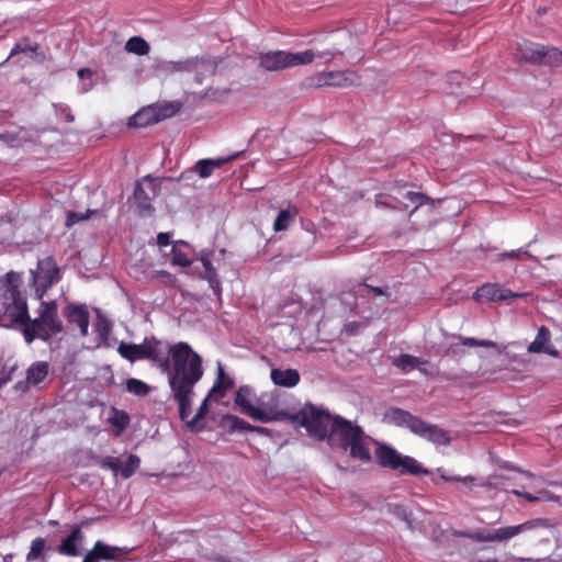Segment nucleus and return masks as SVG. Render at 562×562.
<instances>
[{
    "instance_id": "nucleus-53",
    "label": "nucleus",
    "mask_w": 562,
    "mask_h": 562,
    "mask_svg": "<svg viewBox=\"0 0 562 562\" xmlns=\"http://www.w3.org/2000/svg\"><path fill=\"white\" fill-rule=\"evenodd\" d=\"M362 286L367 288L368 290H370L374 295L376 296H381V295H385L386 297L390 296L389 293H386L382 288L380 286H372V285H369L367 283H362L361 284Z\"/></svg>"
},
{
    "instance_id": "nucleus-29",
    "label": "nucleus",
    "mask_w": 562,
    "mask_h": 562,
    "mask_svg": "<svg viewBox=\"0 0 562 562\" xmlns=\"http://www.w3.org/2000/svg\"><path fill=\"white\" fill-rule=\"evenodd\" d=\"M404 188H405V184L396 186L393 189H391V191L395 192L396 195H402L404 200H407L415 204V209L412 211V213L415 212L419 206L424 205L425 203H427L430 200L426 194L420 193V192L406 191L405 193H402L401 191ZM394 198L397 199V196H394Z\"/></svg>"
},
{
    "instance_id": "nucleus-25",
    "label": "nucleus",
    "mask_w": 562,
    "mask_h": 562,
    "mask_svg": "<svg viewBox=\"0 0 562 562\" xmlns=\"http://www.w3.org/2000/svg\"><path fill=\"white\" fill-rule=\"evenodd\" d=\"M428 363V360L420 359L408 353H402L392 360V364L404 373H407L413 369L423 371V366H427Z\"/></svg>"
},
{
    "instance_id": "nucleus-3",
    "label": "nucleus",
    "mask_w": 562,
    "mask_h": 562,
    "mask_svg": "<svg viewBox=\"0 0 562 562\" xmlns=\"http://www.w3.org/2000/svg\"><path fill=\"white\" fill-rule=\"evenodd\" d=\"M330 438H336L337 445L348 451L351 459L364 464L372 462L370 445L374 439L367 435L361 426L336 415L331 424Z\"/></svg>"
},
{
    "instance_id": "nucleus-24",
    "label": "nucleus",
    "mask_w": 562,
    "mask_h": 562,
    "mask_svg": "<svg viewBox=\"0 0 562 562\" xmlns=\"http://www.w3.org/2000/svg\"><path fill=\"white\" fill-rule=\"evenodd\" d=\"M237 155L228 156L226 158H216V159H200L194 165V171L201 177V178H207L212 175L214 169L221 168L226 162L232 161L235 159Z\"/></svg>"
},
{
    "instance_id": "nucleus-17",
    "label": "nucleus",
    "mask_w": 562,
    "mask_h": 562,
    "mask_svg": "<svg viewBox=\"0 0 562 562\" xmlns=\"http://www.w3.org/2000/svg\"><path fill=\"white\" fill-rule=\"evenodd\" d=\"M194 396V386H192V394L189 396V403H188V408L186 409L184 414H181V406L178 404L179 406V417L182 422H184L188 426V428L191 430V431H199L201 429V427H199V423L200 420L207 414L209 412V405H207V401H209V395L203 400L202 404L200 405L196 414L190 418L191 416V404H192V398Z\"/></svg>"
},
{
    "instance_id": "nucleus-31",
    "label": "nucleus",
    "mask_w": 562,
    "mask_h": 562,
    "mask_svg": "<svg viewBox=\"0 0 562 562\" xmlns=\"http://www.w3.org/2000/svg\"><path fill=\"white\" fill-rule=\"evenodd\" d=\"M222 423H223L224 427H226L229 432H236V431L250 432L251 426H252L251 424L247 423L243 418H240L236 415H231V414L224 415Z\"/></svg>"
},
{
    "instance_id": "nucleus-61",
    "label": "nucleus",
    "mask_w": 562,
    "mask_h": 562,
    "mask_svg": "<svg viewBox=\"0 0 562 562\" xmlns=\"http://www.w3.org/2000/svg\"><path fill=\"white\" fill-rule=\"evenodd\" d=\"M470 562H498V561H497V559H491V560H486V561L477 560V561H470Z\"/></svg>"
},
{
    "instance_id": "nucleus-60",
    "label": "nucleus",
    "mask_w": 562,
    "mask_h": 562,
    "mask_svg": "<svg viewBox=\"0 0 562 562\" xmlns=\"http://www.w3.org/2000/svg\"><path fill=\"white\" fill-rule=\"evenodd\" d=\"M528 479H533L535 475L531 472L525 471L522 472Z\"/></svg>"
},
{
    "instance_id": "nucleus-57",
    "label": "nucleus",
    "mask_w": 562,
    "mask_h": 562,
    "mask_svg": "<svg viewBox=\"0 0 562 562\" xmlns=\"http://www.w3.org/2000/svg\"><path fill=\"white\" fill-rule=\"evenodd\" d=\"M268 429L265 428V427H260V426H251V430L250 432H257L259 435H267L268 434Z\"/></svg>"
},
{
    "instance_id": "nucleus-49",
    "label": "nucleus",
    "mask_w": 562,
    "mask_h": 562,
    "mask_svg": "<svg viewBox=\"0 0 562 562\" xmlns=\"http://www.w3.org/2000/svg\"><path fill=\"white\" fill-rule=\"evenodd\" d=\"M469 538L479 542H492V531L476 530L467 533Z\"/></svg>"
},
{
    "instance_id": "nucleus-40",
    "label": "nucleus",
    "mask_w": 562,
    "mask_h": 562,
    "mask_svg": "<svg viewBox=\"0 0 562 562\" xmlns=\"http://www.w3.org/2000/svg\"><path fill=\"white\" fill-rule=\"evenodd\" d=\"M40 48V45L37 43L32 44L27 37L22 38L15 45L10 52V57H13L21 53H35Z\"/></svg>"
},
{
    "instance_id": "nucleus-51",
    "label": "nucleus",
    "mask_w": 562,
    "mask_h": 562,
    "mask_svg": "<svg viewBox=\"0 0 562 562\" xmlns=\"http://www.w3.org/2000/svg\"><path fill=\"white\" fill-rule=\"evenodd\" d=\"M170 241H171V236L169 233H159L157 235V244L160 246V247H166V246H169L170 245Z\"/></svg>"
},
{
    "instance_id": "nucleus-15",
    "label": "nucleus",
    "mask_w": 562,
    "mask_h": 562,
    "mask_svg": "<svg viewBox=\"0 0 562 562\" xmlns=\"http://www.w3.org/2000/svg\"><path fill=\"white\" fill-rule=\"evenodd\" d=\"M63 315L69 324L78 326L82 337L88 335L90 316L86 305L70 303L64 308Z\"/></svg>"
},
{
    "instance_id": "nucleus-58",
    "label": "nucleus",
    "mask_w": 562,
    "mask_h": 562,
    "mask_svg": "<svg viewBox=\"0 0 562 562\" xmlns=\"http://www.w3.org/2000/svg\"><path fill=\"white\" fill-rule=\"evenodd\" d=\"M0 139L4 140V142H9L13 138L10 136V134H0Z\"/></svg>"
},
{
    "instance_id": "nucleus-14",
    "label": "nucleus",
    "mask_w": 562,
    "mask_h": 562,
    "mask_svg": "<svg viewBox=\"0 0 562 562\" xmlns=\"http://www.w3.org/2000/svg\"><path fill=\"white\" fill-rule=\"evenodd\" d=\"M48 363L45 361L34 362L26 371L25 381H19L14 389L20 392L29 391L30 386H36L48 375Z\"/></svg>"
},
{
    "instance_id": "nucleus-27",
    "label": "nucleus",
    "mask_w": 562,
    "mask_h": 562,
    "mask_svg": "<svg viewBox=\"0 0 562 562\" xmlns=\"http://www.w3.org/2000/svg\"><path fill=\"white\" fill-rule=\"evenodd\" d=\"M190 246L186 241H177L171 249V262L172 265L180 267H189L192 263L190 258Z\"/></svg>"
},
{
    "instance_id": "nucleus-8",
    "label": "nucleus",
    "mask_w": 562,
    "mask_h": 562,
    "mask_svg": "<svg viewBox=\"0 0 562 562\" xmlns=\"http://www.w3.org/2000/svg\"><path fill=\"white\" fill-rule=\"evenodd\" d=\"M336 55L334 50L315 54L312 49L304 52L270 50L259 57V66L266 71H280L286 68L311 64L315 57L330 60Z\"/></svg>"
},
{
    "instance_id": "nucleus-46",
    "label": "nucleus",
    "mask_w": 562,
    "mask_h": 562,
    "mask_svg": "<svg viewBox=\"0 0 562 562\" xmlns=\"http://www.w3.org/2000/svg\"><path fill=\"white\" fill-rule=\"evenodd\" d=\"M100 467L104 470H111L114 475L121 473V461L115 457H105L100 460Z\"/></svg>"
},
{
    "instance_id": "nucleus-16",
    "label": "nucleus",
    "mask_w": 562,
    "mask_h": 562,
    "mask_svg": "<svg viewBox=\"0 0 562 562\" xmlns=\"http://www.w3.org/2000/svg\"><path fill=\"white\" fill-rule=\"evenodd\" d=\"M542 46V44L522 40L520 43H517L515 56L519 61H525L532 65H541V52L543 49Z\"/></svg>"
},
{
    "instance_id": "nucleus-36",
    "label": "nucleus",
    "mask_w": 562,
    "mask_h": 562,
    "mask_svg": "<svg viewBox=\"0 0 562 562\" xmlns=\"http://www.w3.org/2000/svg\"><path fill=\"white\" fill-rule=\"evenodd\" d=\"M44 549H45V539L41 538V537L35 538L32 541L30 551L26 555V561L31 562L34 560H41L42 562H46Z\"/></svg>"
},
{
    "instance_id": "nucleus-44",
    "label": "nucleus",
    "mask_w": 562,
    "mask_h": 562,
    "mask_svg": "<svg viewBox=\"0 0 562 562\" xmlns=\"http://www.w3.org/2000/svg\"><path fill=\"white\" fill-rule=\"evenodd\" d=\"M498 258H499V260H504V259L521 260L524 258L532 259L533 257L527 249L519 248L516 250L504 251L498 255Z\"/></svg>"
},
{
    "instance_id": "nucleus-48",
    "label": "nucleus",
    "mask_w": 562,
    "mask_h": 562,
    "mask_svg": "<svg viewBox=\"0 0 562 562\" xmlns=\"http://www.w3.org/2000/svg\"><path fill=\"white\" fill-rule=\"evenodd\" d=\"M18 366L16 363H13L11 366L5 364L2 370L0 371V387L5 385L12 380L13 373L16 370Z\"/></svg>"
},
{
    "instance_id": "nucleus-52",
    "label": "nucleus",
    "mask_w": 562,
    "mask_h": 562,
    "mask_svg": "<svg viewBox=\"0 0 562 562\" xmlns=\"http://www.w3.org/2000/svg\"><path fill=\"white\" fill-rule=\"evenodd\" d=\"M513 494L517 495V496H520V497H524L526 501L530 502V503H533V502H537L540 499L539 496H536L531 493H524V492H520L518 490H513Z\"/></svg>"
},
{
    "instance_id": "nucleus-13",
    "label": "nucleus",
    "mask_w": 562,
    "mask_h": 562,
    "mask_svg": "<svg viewBox=\"0 0 562 562\" xmlns=\"http://www.w3.org/2000/svg\"><path fill=\"white\" fill-rule=\"evenodd\" d=\"M525 294L515 293L498 283H485L473 293L472 297L476 302H503L509 299L521 297Z\"/></svg>"
},
{
    "instance_id": "nucleus-37",
    "label": "nucleus",
    "mask_w": 562,
    "mask_h": 562,
    "mask_svg": "<svg viewBox=\"0 0 562 562\" xmlns=\"http://www.w3.org/2000/svg\"><path fill=\"white\" fill-rule=\"evenodd\" d=\"M125 385L127 392L137 396H146L150 392L148 384L135 378L127 379Z\"/></svg>"
},
{
    "instance_id": "nucleus-42",
    "label": "nucleus",
    "mask_w": 562,
    "mask_h": 562,
    "mask_svg": "<svg viewBox=\"0 0 562 562\" xmlns=\"http://www.w3.org/2000/svg\"><path fill=\"white\" fill-rule=\"evenodd\" d=\"M140 459L136 454H130L124 465H121V475L124 479L131 477L139 468Z\"/></svg>"
},
{
    "instance_id": "nucleus-18",
    "label": "nucleus",
    "mask_w": 562,
    "mask_h": 562,
    "mask_svg": "<svg viewBox=\"0 0 562 562\" xmlns=\"http://www.w3.org/2000/svg\"><path fill=\"white\" fill-rule=\"evenodd\" d=\"M83 539V533L79 526L72 528L71 532L57 547V552L65 557L79 555V544Z\"/></svg>"
},
{
    "instance_id": "nucleus-19",
    "label": "nucleus",
    "mask_w": 562,
    "mask_h": 562,
    "mask_svg": "<svg viewBox=\"0 0 562 562\" xmlns=\"http://www.w3.org/2000/svg\"><path fill=\"white\" fill-rule=\"evenodd\" d=\"M551 334L546 326L538 329L535 340L528 346L527 350L530 353H548L557 356L558 351L550 348Z\"/></svg>"
},
{
    "instance_id": "nucleus-43",
    "label": "nucleus",
    "mask_w": 562,
    "mask_h": 562,
    "mask_svg": "<svg viewBox=\"0 0 562 562\" xmlns=\"http://www.w3.org/2000/svg\"><path fill=\"white\" fill-rule=\"evenodd\" d=\"M193 59H187L181 61H166L161 68L166 71H190L192 68Z\"/></svg>"
},
{
    "instance_id": "nucleus-62",
    "label": "nucleus",
    "mask_w": 562,
    "mask_h": 562,
    "mask_svg": "<svg viewBox=\"0 0 562 562\" xmlns=\"http://www.w3.org/2000/svg\"><path fill=\"white\" fill-rule=\"evenodd\" d=\"M86 71H88V70H87V69H80V70L78 71V75H79L80 77H83V75H85V72H86Z\"/></svg>"
},
{
    "instance_id": "nucleus-30",
    "label": "nucleus",
    "mask_w": 562,
    "mask_h": 562,
    "mask_svg": "<svg viewBox=\"0 0 562 562\" xmlns=\"http://www.w3.org/2000/svg\"><path fill=\"white\" fill-rule=\"evenodd\" d=\"M541 52V65L549 67L562 66V50L554 46L543 45Z\"/></svg>"
},
{
    "instance_id": "nucleus-34",
    "label": "nucleus",
    "mask_w": 562,
    "mask_h": 562,
    "mask_svg": "<svg viewBox=\"0 0 562 562\" xmlns=\"http://www.w3.org/2000/svg\"><path fill=\"white\" fill-rule=\"evenodd\" d=\"M130 415L125 411L112 407L109 422L117 428L116 435H120L130 424Z\"/></svg>"
},
{
    "instance_id": "nucleus-47",
    "label": "nucleus",
    "mask_w": 562,
    "mask_h": 562,
    "mask_svg": "<svg viewBox=\"0 0 562 562\" xmlns=\"http://www.w3.org/2000/svg\"><path fill=\"white\" fill-rule=\"evenodd\" d=\"M460 341L463 346L468 347H495V342L491 340H477L475 338L460 337Z\"/></svg>"
},
{
    "instance_id": "nucleus-28",
    "label": "nucleus",
    "mask_w": 562,
    "mask_h": 562,
    "mask_svg": "<svg viewBox=\"0 0 562 562\" xmlns=\"http://www.w3.org/2000/svg\"><path fill=\"white\" fill-rule=\"evenodd\" d=\"M234 386V381L225 374L224 369L220 366L217 370V379L211 389L209 396L217 395L218 397L225 396L226 392Z\"/></svg>"
},
{
    "instance_id": "nucleus-39",
    "label": "nucleus",
    "mask_w": 562,
    "mask_h": 562,
    "mask_svg": "<svg viewBox=\"0 0 562 562\" xmlns=\"http://www.w3.org/2000/svg\"><path fill=\"white\" fill-rule=\"evenodd\" d=\"M154 105H155L156 114H158V122L173 116L181 109L180 103H166L162 105H156V104H154Z\"/></svg>"
},
{
    "instance_id": "nucleus-22",
    "label": "nucleus",
    "mask_w": 562,
    "mask_h": 562,
    "mask_svg": "<svg viewBox=\"0 0 562 562\" xmlns=\"http://www.w3.org/2000/svg\"><path fill=\"white\" fill-rule=\"evenodd\" d=\"M146 338L142 344H130L122 341L117 347V352L122 358L133 363L137 360L146 359Z\"/></svg>"
},
{
    "instance_id": "nucleus-9",
    "label": "nucleus",
    "mask_w": 562,
    "mask_h": 562,
    "mask_svg": "<svg viewBox=\"0 0 562 562\" xmlns=\"http://www.w3.org/2000/svg\"><path fill=\"white\" fill-rule=\"evenodd\" d=\"M234 402L240 408L243 414L247 415L254 420L270 423L284 420L288 418L286 412L260 403L252 387L249 385L239 386L236 392Z\"/></svg>"
},
{
    "instance_id": "nucleus-45",
    "label": "nucleus",
    "mask_w": 562,
    "mask_h": 562,
    "mask_svg": "<svg viewBox=\"0 0 562 562\" xmlns=\"http://www.w3.org/2000/svg\"><path fill=\"white\" fill-rule=\"evenodd\" d=\"M437 473L439 477L445 482H463V483H470L474 482L475 477L472 475L467 476H460V475H449L446 470L442 468L437 469Z\"/></svg>"
},
{
    "instance_id": "nucleus-59",
    "label": "nucleus",
    "mask_w": 562,
    "mask_h": 562,
    "mask_svg": "<svg viewBox=\"0 0 562 562\" xmlns=\"http://www.w3.org/2000/svg\"><path fill=\"white\" fill-rule=\"evenodd\" d=\"M215 94L216 92H212L211 90H206L205 93H204V97L205 98H212L214 99L215 98Z\"/></svg>"
},
{
    "instance_id": "nucleus-10",
    "label": "nucleus",
    "mask_w": 562,
    "mask_h": 562,
    "mask_svg": "<svg viewBox=\"0 0 562 562\" xmlns=\"http://www.w3.org/2000/svg\"><path fill=\"white\" fill-rule=\"evenodd\" d=\"M158 187L159 184L150 176H145L142 181L136 182L134 199L139 215H150L154 212L151 201L158 193Z\"/></svg>"
},
{
    "instance_id": "nucleus-63",
    "label": "nucleus",
    "mask_w": 562,
    "mask_h": 562,
    "mask_svg": "<svg viewBox=\"0 0 562 562\" xmlns=\"http://www.w3.org/2000/svg\"><path fill=\"white\" fill-rule=\"evenodd\" d=\"M420 372H422V373H424V374H426V375L430 374V373L426 370V367H425V366H423V371H420Z\"/></svg>"
},
{
    "instance_id": "nucleus-1",
    "label": "nucleus",
    "mask_w": 562,
    "mask_h": 562,
    "mask_svg": "<svg viewBox=\"0 0 562 562\" xmlns=\"http://www.w3.org/2000/svg\"><path fill=\"white\" fill-rule=\"evenodd\" d=\"M146 359L167 374L171 396L181 406V414H184L192 386L204 374L202 357L184 341L169 345L151 336L146 337Z\"/></svg>"
},
{
    "instance_id": "nucleus-35",
    "label": "nucleus",
    "mask_w": 562,
    "mask_h": 562,
    "mask_svg": "<svg viewBox=\"0 0 562 562\" xmlns=\"http://www.w3.org/2000/svg\"><path fill=\"white\" fill-rule=\"evenodd\" d=\"M40 270L45 273V279L49 282H56L59 279V269L52 257L38 262Z\"/></svg>"
},
{
    "instance_id": "nucleus-12",
    "label": "nucleus",
    "mask_w": 562,
    "mask_h": 562,
    "mask_svg": "<svg viewBox=\"0 0 562 562\" xmlns=\"http://www.w3.org/2000/svg\"><path fill=\"white\" fill-rule=\"evenodd\" d=\"M552 525L550 520L547 518H536L531 520H527L522 524L516 526L502 527L495 530H492V542H502L509 540L517 535L532 530L535 528H550Z\"/></svg>"
},
{
    "instance_id": "nucleus-56",
    "label": "nucleus",
    "mask_w": 562,
    "mask_h": 562,
    "mask_svg": "<svg viewBox=\"0 0 562 562\" xmlns=\"http://www.w3.org/2000/svg\"><path fill=\"white\" fill-rule=\"evenodd\" d=\"M376 205L383 206V207H389V209H398V206L393 205L390 201H384V200H376Z\"/></svg>"
},
{
    "instance_id": "nucleus-32",
    "label": "nucleus",
    "mask_w": 562,
    "mask_h": 562,
    "mask_svg": "<svg viewBox=\"0 0 562 562\" xmlns=\"http://www.w3.org/2000/svg\"><path fill=\"white\" fill-rule=\"evenodd\" d=\"M296 214L297 210L295 207L281 210L274 220L273 229L276 232L285 231Z\"/></svg>"
},
{
    "instance_id": "nucleus-41",
    "label": "nucleus",
    "mask_w": 562,
    "mask_h": 562,
    "mask_svg": "<svg viewBox=\"0 0 562 562\" xmlns=\"http://www.w3.org/2000/svg\"><path fill=\"white\" fill-rule=\"evenodd\" d=\"M93 553L99 560H116L117 554H111L112 546H109L102 541H97L92 547Z\"/></svg>"
},
{
    "instance_id": "nucleus-11",
    "label": "nucleus",
    "mask_w": 562,
    "mask_h": 562,
    "mask_svg": "<svg viewBox=\"0 0 562 562\" xmlns=\"http://www.w3.org/2000/svg\"><path fill=\"white\" fill-rule=\"evenodd\" d=\"M361 83L360 75L355 70L324 71L317 75L316 87L349 88Z\"/></svg>"
},
{
    "instance_id": "nucleus-55",
    "label": "nucleus",
    "mask_w": 562,
    "mask_h": 562,
    "mask_svg": "<svg viewBox=\"0 0 562 562\" xmlns=\"http://www.w3.org/2000/svg\"><path fill=\"white\" fill-rule=\"evenodd\" d=\"M97 555L93 553V550L91 549L85 557L82 562H98Z\"/></svg>"
},
{
    "instance_id": "nucleus-4",
    "label": "nucleus",
    "mask_w": 562,
    "mask_h": 562,
    "mask_svg": "<svg viewBox=\"0 0 562 562\" xmlns=\"http://www.w3.org/2000/svg\"><path fill=\"white\" fill-rule=\"evenodd\" d=\"M23 325V336L26 342L36 338L48 341L53 336L63 331V323L58 317L57 303L55 301H42L38 310V317L29 319Z\"/></svg>"
},
{
    "instance_id": "nucleus-5",
    "label": "nucleus",
    "mask_w": 562,
    "mask_h": 562,
    "mask_svg": "<svg viewBox=\"0 0 562 562\" xmlns=\"http://www.w3.org/2000/svg\"><path fill=\"white\" fill-rule=\"evenodd\" d=\"M387 423L400 427H406L415 435L425 438L436 445H449L450 436L445 429L426 423L419 417L402 408L393 407L385 413Z\"/></svg>"
},
{
    "instance_id": "nucleus-7",
    "label": "nucleus",
    "mask_w": 562,
    "mask_h": 562,
    "mask_svg": "<svg viewBox=\"0 0 562 562\" xmlns=\"http://www.w3.org/2000/svg\"><path fill=\"white\" fill-rule=\"evenodd\" d=\"M334 417L327 411L306 404L299 413L288 414L286 419L304 427L314 439L318 441L327 440L328 443L333 445L336 440V438H330Z\"/></svg>"
},
{
    "instance_id": "nucleus-64",
    "label": "nucleus",
    "mask_w": 562,
    "mask_h": 562,
    "mask_svg": "<svg viewBox=\"0 0 562 562\" xmlns=\"http://www.w3.org/2000/svg\"><path fill=\"white\" fill-rule=\"evenodd\" d=\"M398 203H400L404 209H406V207H407V203H405L404 201H398Z\"/></svg>"
},
{
    "instance_id": "nucleus-21",
    "label": "nucleus",
    "mask_w": 562,
    "mask_h": 562,
    "mask_svg": "<svg viewBox=\"0 0 562 562\" xmlns=\"http://www.w3.org/2000/svg\"><path fill=\"white\" fill-rule=\"evenodd\" d=\"M158 123V114H156L155 105L142 108L133 116L128 119V127H147Z\"/></svg>"
},
{
    "instance_id": "nucleus-33",
    "label": "nucleus",
    "mask_w": 562,
    "mask_h": 562,
    "mask_svg": "<svg viewBox=\"0 0 562 562\" xmlns=\"http://www.w3.org/2000/svg\"><path fill=\"white\" fill-rule=\"evenodd\" d=\"M125 49L128 53H133L139 56L147 55L149 53V44L140 36H132L125 43Z\"/></svg>"
},
{
    "instance_id": "nucleus-6",
    "label": "nucleus",
    "mask_w": 562,
    "mask_h": 562,
    "mask_svg": "<svg viewBox=\"0 0 562 562\" xmlns=\"http://www.w3.org/2000/svg\"><path fill=\"white\" fill-rule=\"evenodd\" d=\"M374 457L381 468L398 472L401 475H428L429 470L424 468L415 458L400 453L392 446L372 440Z\"/></svg>"
},
{
    "instance_id": "nucleus-50",
    "label": "nucleus",
    "mask_w": 562,
    "mask_h": 562,
    "mask_svg": "<svg viewBox=\"0 0 562 562\" xmlns=\"http://www.w3.org/2000/svg\"><path fill=\"white\" fill-rule=\"evenodd\" d=\"M89 217L88 214L81 215L77 212H68L66 218V226L71 227L72 225L79 223L80 221L87 220Z\"/></svg>"
},
{
    "instance_id": "nucleus-38",
    "label": "nucleus",
    "mask_w": 562,
    "mask_h": 562,
    "mask_svg": "<svg viewBox=\"0 0 562 562\" xmlns=\"http://www.w3.org/2000/svg\"><path fill=\"white\" fill-rule=\"evenodd\" d=\"M94 328L99 338L105 341L112 331V323L104 315L98 314Z\"/></svg>"
},
{
    "instance_id": "nucleus-20",
    "label": "nucleus",
    "mask_w": 562,
    "mask_h": 562,
    "mask_svg": "<svg viewBox=\"0 0 562 562\" xmlns=\"http://www.w3.org/2000/svg\"><path fill=\"white\" fill-rule=\"evenodd\" d=\"M213 256V251L202 252L200 257V261L203 267V271L201 272V278L206 280L215 293L221 292V281L217 276L216 269L213 267L211 257Z\"/></svg>"
},
{
    "instance_id": "nucleus-23",
    "label": "nucleus",
    "mask_w": 562,
    "mask_h": 562,
    "mask_svg": "<svg viewBox=\"0 0 562 562\" xmlns=\"http://www.w3.org/2000/svg\"><path fill=\"white\" fill-rule=\"evenodd\" d=\"M270 378L276 385L282 387H293L300 382V373L296 369H272Z\"/></svg>"
},
{
    "instance_id": "nucleus-2",
    "label": "nucleus",
    "mask_w": 562,
    "mask_h": 562,
    "mask_svg": "<svg viewBox=\"0 0 562 562\" xmlns=\"http://www.w3.org/2000/svg\"><path fill=\"white\" fill-rule=\"evenodd\" d=\"M22 277L14 271L0 278V326L21 324L29 319V307L21 292Z\"/></svg>"
},
{
    "instance_id": "nucleus-54",
    "label": "nucleus",
    "mask_w": 562,
    "mask_h": 562,
    "mask_svg": "<svg viewBox=\"0 0 562 562\" xmlns=\"http://www.w3.org/2000/svg\"><path fill=\"white\" fill-rule=\"evenodd\" d=\"M132 549L121 548V547H112L111 554H117V559L122 555L131 552Z\"/></svg>"
},
{
    "instance_id": "nucleus-26",
    "label": "nucleus",
    "mask_w": 562,
    "mask_h": 562,
    "mask_svg": "<svg viewBox=\"0 0 562 562\" xmlns=\"http://www.w3.org/2000/svg\"><path fill=\"white\" fill-rule=\"evenodd\" d=\"M215 70L216 66L211 60L193 58L190 71L194 72V81L201 85L205 78L213 77L215 75Z\"/></svg>"
}]
</instances>
